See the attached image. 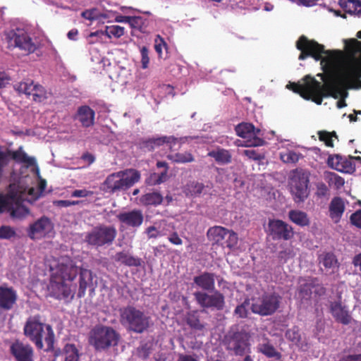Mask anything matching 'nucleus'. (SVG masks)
Returning <instances> with one entry per match:
<instances>
[{"label":"nucleus","mask_w":361,"mask_h":361,"mask_svg":"<svg viewBox=\"0 0 361 361\" xmlns=\"http://www.w3.org/2000/svg\"><path fill=\"white\" fill-rule=\"evenodd\" d=\"M145 233L149 239L157 238L163 234L158 230L155 226H150L145 229Z\"/></svg>","instance_id":"obj_60"},{"label":"nucleus","mask_w":361,"mask_h":361,"mask_svg":"<svg viewBox=\"0 0 361 361\" xmlns=\"http://www.w3.org/2000/svg\"><path fill=\"white\" fill-rule=\"evenodd\" d=\"M228 233V229L220 226H214L208 229L207 236L210 241L216 244L223 245Z\"/></svg>","instance_id":"obj_36"},{"label":"nucleus","mask_w":361,"mask_h":361,"mask_svg":"<svg viewBox=\"0 0 361 361\" xmlns=\"http://www.w3.org/2000/svg\"><path fill=\"white\" fill-rule=\"evenodd\" d=\"M10 353L16 361H34L33 348L20 340H16L11 344Z\"/></svg>","instance_id":"obj_19"},{"label":"nucleus","mask_w":361,"mask_h":361,"mask_svg":"<svg viewBox=\"0 0 361 361\" xmlns=\"http://www.w3.org/2000/svg\"><path fill=\"white\" fill-rule=\"evenodd\" d=\"M120 336L109 326H95L90 333L89 343L97 350L107 349L117 345Z\"/></svg>","instance_id":"obj_6"},{"label":"nucleus","mask_w":361,"mask_h":361,"mask_svg":"<svg viewBox=\"0 0 361 361\" xmlns=\"http://www.w3.org/2000/svg\"><path fill=\"white\" fill-rule=\"evenodd\" d=\"M300 157V154L292 150L281 153L280 154L281 160L286 164H295L299 161Z\"/></svg>","instance_id":"obj_47"},{"label":"nucleus","mask_w":361,"mask_h":361,"mask_svg":"<svg viewBox=\"0 0 361 361\" xmlns=\"http://www.w3.org/2000/svg\"><path fill=\"white\" fill-rule=\"evenodd\" d=\"M120 322L129 331L142 334L152 325L151 317L133 305L120 310Z\"/></svg>","instance_id":"obj_3"},{"label":"nucleus","mask_w":361,"mask_h":361,"mask_svg":"<svg viewBox=\"0 0 361 361\" xmlns=\"http://www.w3.org/2000/svg\"><path fill=\"white\" fill-rule=\"evenodd\" d=\"M169 241L175 245H181L183 244L182 239L179 237L177 232L174 231L171 233L168 237Z\"/></svg>","instance_id":"obj_62"},{"label":"nucleus","mask_w":361,"mask_h":361,"mask_svg":"<svg viewBox=\"0 0 361 361\" xmlns=\"http://www.w3.org/2000/svg\"><path fill=\"white\" fill-rule=\"evenodd\" d=\"M140 173L135 169H127L109 174L102 185L105 192L114 194L126 190L137 183Z\"/></svg>","instance_id":"obj_4"},{"label":"nucleus","mask_w":361,"mask_h":361,"mask_svg":"<svg viewBox=\"0 0 361 361\" xmlns=\"http://www.w3.org/2000/svg\"><path fill=\"white\" fill-rule=\"evenodd\" d=\"M178 142V138L174 136H161L158 137L149 138L140 143V147L145 151L151 152L155 148L166 144L169 148L172 150L174 145Z\"/></svg>","instance_id":"obj_26"},{"label":"nucleus","mask_w":361,"mask_h":361,"mask_svg":"<svg viewBox=\"0 0 361 361\" xmlns=\"http://www.w3.org/2000/svg\"><path fill=\"white\" fill-rule=\"evenodd\" d=\"M310 173L302 169H296L291 173L289 180L290 191L295 203H302L308 197Z\"/></svg>","instance_id":"obj_5"},{"label":"nucleus","mask_w":361,"mask_h":361,"mask_svg":"<svg viewBox=\"0 0 361 361\" xmlns=\"http://www.w3.org/2000/svg\"><path fill=\"white\" fill-rule=\"evenodd\" d=\"M116 218L122 226L134 229L139 228L144 221L142 212L136 209L121 212L116 216Z\"/></svg>","instance_id":"obj_21"},{"label":"nucleus","mask_w":361,"mask_h":361,"mask_svg":"<svg viewBox=\"0 0 361 361\" xmlns=\"http://www.w3.org/2000/svg\"><path fill=\"white\" fill-rule=\"evenodd\" d=\"M243 154L250 159L260 161L264 158V155L259 153L257 150L248 149L243 151Z\"/></svg>","instance_id":"obj_54"},{"label":"nucleus","mask_w":361,"mask_h":361,"mask_svg":"<svg viewBox=\"0 0 361 361\" xmlns=\"http://www.w3.org/2000/svg\"><path fill=\"white\" fill-rule=\"evenodd\" d=\"M250 335L244 330L228 334L225 338L226 349L236 356L251 353Z\"/></svg>","instance_id":"obj_9"},{"label":"nucleus","mask_w":361,"mask_h":361,"mask_svg":"<svg viewBox=\"0 0 361 361\" xmlns=\"http://www.w3.org/2000/svg\"><path fill=\"white\" fill-rule=\"evenodd\" d=\"M95 112L87 105H82L78 108L73 120L78 121L83 128H89L94 124Z\"/></svg>","instance_id":"obj_28"},{"label":"nucleus","mask_w":361,"mask_h":361,"mask_svg":"<svg viewBox=\"0 0 361 361\" xmlns=\"http://www.w3.org/2000/svg\"><path fill=\"white\" fill-rule=\"evenodd\" d=\"M14 89L19 94H24L28 98L32 97L35 102H42L47 99V92L45 88L30 79L16 83L14 85Z\"/></svg>","instance_id":"obj_14"},{"label":"nucleus","mask_w":361,"mask_h":361,"mask_svg":"<svg viewBox=\"0 0 361 361\" xmlns=\"http://www.w3.org/2000/svg\"><path fill=\"white\" fill-rule=\"evenodd\" d=\"M185 321L190 329L202 331L205 329L206 323L201 320V316L197 310H192L187 312L185 316Z\"/></svg>","instance_id":"obj_34"},{"label":"nucleus","mask_w":361,"mask_h":361,"mask_svg":"<svg viewBox=\"0 0 361 361\" xmlns=\"http://www.w3.org/2000/svg\"><path fill=\"white\" fill-rule=\"evenodd\" d=\"M23 195L20 196V200L16 201H12L11 204V209H8L10 211V214L12 218L15 219H23L27 216L29 214V209L22 204Z\"/></svg>","instance_id":"obj_38"},{"label":"nucleus","mask_w":361,"mask_h":361,"mask_svg":"<svg viewBox=\"0 0 361 361\" xmlns=\"http://www.w3.org/2000/svg\"><path fill=\"white\" fill-rule=\"evenodd\" d=\"M17 300V292L12 286L7 283L0 286V310H11L16 305Z\"/></svg>","instance_id":"obj_22"},{"label":"nucleus","mask_w":361,"mask_h":361,"mask_svg":"<svg viewBox=\"0 0 361 361\" xmlns=\"http://www.w3.org/2000/svg\"><path fill=\"white\" fill-rule=\"evenodd\" d=\"M209 294L204 291H197L193 295L197 303L204 309L221 311L225 307V296L219 290Z\"/></svg>","instance_id":"obj_13"},{"label":"nucleus","mask_w":361,"mask_h":361,"mask_svg":"<svg viewBox=\"0 0 361 361\" xmlns=\"http://www.w3.org/2000/svg\"><path fill=\"white\" fill-rule=\"evenodd\" d=\"M258 353L264 355L267 358H272L279 361L281 360V353L274 347L271 340L267 337L262 338L257 346Z\"/></svg>","instance_id":"obj_29"},{"label":"nucleus","mask_w":361,"mask_h":361,"mask_svg":"<svg viewBox=\"0 0 361 361\" xmlns=\"http://www.w3.org/2000/svg\"><path fill=\"white\" fill-rule=\"evenodd\" d=\"M105 35L109 38L114 37L119 38L124 35L125 28L119 25H109L105 27Z\"/></svg>","instance_id":"obj_48"},{"label":"nucleus","mask_w":361,"mask_h":361,"mask_svg":"<svg viewBox=\"0 0 361 361\" xmlns=\"http://www.w3.org/2000/svg\"><path fill=\"white\" fill-rule=\"evenodd\" d=\"M24 335L33 343L37 349H43L44 341L47 348L46 351L54 349L55 334L50 324L42 322L39 314L29 317L23 327Z\"/></svg>","instance_id":"obj_2"},{"label":"nucleus","mask_w":361,"mask_h":361,"mask_svg":"<svg viewBox=\"0 0 361 361\" xmlns=\"http://www.w3.org/2000/svg\"><path fill=\"white\" fill-rule=\"evenodd\" d=\"M16 235V231L9 226L0 227V239H11Z\"/></svg>","instance_id":"obj_52"},{"label":"nucleus","mask_w":361,"mask_h":361,"mask_svg":"<svg viewBox=\"0 0 361 361\" xmlns=\"http://www.w3.org/2000/svg\"><path fill=\"white\" fill-rule=\"evenodd\" d=\"M10 159H12L17 163L25 164L27 166H32L36 164V160L34 157H29L23 150L22 146L19 147L17 150H11L4 149L0 145V176H3L4 170L9 164Z\"/></svg>","instance_id":"obj_11"},{"label":"nucleus","mask_w":361,"mask_h":361,"mask_svg":"<svg viewBox=\"0 0 361 361\" xmlns=\"http://www.w3.org/2000/svg\"><path fill=\"white\" fill-rule=\"evenodd\" d=\"M167 49L168 44L165 42L164 39L159 35H157L154 39V49L159 58L163 57V49L167 51Z\"/></svg>","instance_id":"obj_49"},{"label":"nucleus","mask_w":361,"mask_h":361,"mask_svg":"<svg viewBox=\"0 0 361 361\" xmlns=\"http://www.w3.org/2000/svg\"><path fill=\"white\" fill-rule=\"evenodd\" d=\"M140 52L141 55V64L143 69L148 68L149 63V51L146 46L139 47Z\"/></svg>","instance_id":"obj_51"},{"label":"nucleus","mask_w":361,"mask_h":361,"mask_svg":"<svg viewBox=\"0 0 361 361\" xmlns=\"http://www.w3.org/2000/svg\"><path fill=\"white\" fill-rule=\"evenodd\" d=\"M350 221L352 225L361 229V209L355 211L350 215Z\"/></svg>","instance_id":"obj_57"},{"label":"nucleus","mask_w":361,"mask_h":361,"mask_svg":"<svg viewBox=\"0 0 361 361\" xmlns=\"http://www.w3.org/2000/svg\"><path fill=\"white\" fill-rule=\"evenodd\" d=\"M80 267L69 257H61L56 266L54 276L66 281H73L78 275Z\"/></svg>","instance_id":"obj_15"},{"label":"nucleus","mask_w":361,"mask_h":361,"mask_svg":"<svg viewBox=\"0 0 361 361\" xmlns=\"http://www.w3.org/2000/svg\"><path fill=\"white\" fill-rule=\"evenodd\" d=\"M285 336L287 340L292 342L300 348H303L304 346H307V343L302 340L300 329L296 326L288 329L285 333Z\"/></svg>","instance_id":"obj_40"},{"label":"nucleus","mask_w":361,"mask_h":361,"mask_svg":"<svg viewBox=\"0 0 361 361\" xmlns=\"http://www.w3.org/2000/svg\"><path fill=\"white\" fill-rule=\"evenodd\" d=\"M318 136L320 141L324 142L327 147H333L334 141L333 137L338 139V136L335 131L328 132L326 130H321L318 132Z\"/></svg>","instance_id":"obj_46"},{"label":"nucleus","mask_w":361,"mask_h":361,"mask_svg":"<svg viewBox=\"0 0 361 361\" xmlns=\"http://www.w3.org/2000/svg\"><path fill=\"white\" fill-rule=\"evenodd\" d=\"M140 201L145 206H157L162 203L163 197L158 192H149L143 195Z\"/></svg>","instance_id":"obj_41"},{"label":"nucleus","mask_w":361,"mask_h":361,"mask_svg":"<svg viewBox=\"0 0 361 361\" xmlns=\"http://www.w3.org/2000/svg\"><path fill=\"white\" fill-rule=\"evenodd\" d=\"M316 192L315 195L318 197H324L328 195L329 189L325 183L323 182L318 183L316 185Z\"/></svg>","instance_id":"obj_58"},{"label":"nucleus","mask_w":361,"mask_h":361,"mask_svg":"<svg viewBox=\"0 0 361 361\" xmlns=\"http://www.w3.org/2000/svg\"><path fill=\"white\" fill-rule=\"evenodd\" d=\"M269 234L274 240H289L294 236L293 227L280 219H269Z\"/></svg>","instance_id":"obj_17"},{"label":"nucleus","mask_w":361,"mask_h":361,"mask_svg":"<svg viewBox=\"0 0 361 361\" xmlns=\"http://www.w3.org/2000/svg\"><path fill=\"white\" fill-rule=\"evenodd\" d=\"M330 312L336 322L343 325L349 324L353 319L348 307L341 300L331 302Z\"/></svg>","instance_id":"obj_27"},{"label":"nucleus","mask_w":361,"mask_h":361,"mask_svg":"<svg viewBox=\"0 0 361 361\" xmlns=\"http://www.w3.org/2000/svg\"><path fill=\"white\" fill-rule=\"evenodd\" d=\"M346 47L351 59L345 64L341 75L331 74L329 80L322 85L314 77L307 75L302 79V83L289 82L286 87L318 105L322 103L323 97L331 96L337 99L340 97L342 99L337 102V107L346 106L344 100L348 95L346 90L361 87V42L350 39L346 42Z\"/></svg>","instance_id":"obj_1"},{"label":"nucleus","mask_w":361,"mask_h":361,"mask_svg":"<svg viewBox=\"0 0 361 361\" xmlns=\"http://www.w3.org/2000/svg\"><path fill=\"white\" fill-rule=\"evenodd\" d=\"M296 48L300 51L299 60H305L307 57L311 56L315 61H320L322 59V54L330 55L331 53L329 50L326 51L324 45L309 39L305 35L299 37L296 42Z\"/></svg>","instance_id":"obj_10"},{"label":"nucleus","mask_w":361,"mask_h":361,"mask_svg":"<svg viewBox=\"0 0 361 361\" xmlns=\"http://www.w3.org/2000/svg\"><path fill=\"white\" fill-rule=\"evenodd\" d=\"M2 176H0V179ZM25 188L19 183H11L6 195L0 194V214L4 210L11 209L12 201L18 202L21 194H24Z\"/></svg>","instance_id":"obj_18"},{"label":"nucleus","mask_w":361,"mask_h":361,"mask_svg":"<svg viewBox=\"0 0 361 361\" xmlns=\"http://www.w3.org/2000/svg\"><path fill=\"white\" fill-rule=\"evenodd\" d=\"M97 9H87L82 12L81 16L89 20H94L97 18Z\"/></svg>","instance_id":"obj_61"},{"label":"nucleus","mask_w":361,"mask_h":361,"mask_svg":"<svg viewBox=\"0 0 361 361\" xmlns=\"http://www.w3.org/2000/svg\"><path fill=\"white\" fill-rule=\"evenodd\" d=\"M113 258L115 262L127 267H140L141 265L140 258L134 257L124 250L116 252Z\"/></svg>","instance_id":"obj_35"},{"label":"nucleus","mask_w":361,"mask_h":361,"mask_svg":"<svg viewBox=\"0 0 361 361\" xmlns=\"http://www.w3.org/2000/svg\"><path fill=\"white\" fill-rule=\"evenodd\" d=\"M51 228L50 219L43 216L30 225L27 229V235L32 240L40 239L44 237Z\"/></svg>","instance_id":"obj_23"},{"label":"nucleus","mask_w":361,"mask_h":361,"mask_svg":"<svg viewBox=\"0 0 361 361\" xmlns=\"http://www.w3.org/2000/svg\"><path fill=\"white\" fill-rule=\"evenodd\" d=\"M63 351L64 353V361H79V350L75 344H66Z\"/></svg>","instance_id":"obj_44"},{"label":"nucleus","mask_w":361,"mask_h":361,"mask_svg":"<svg viewBox=\"0 0 361 361\" xmlns=\"http://www.w3.org/2000/svg\"><path fill=\"white\" fill-rule=\"evenodd\" d=\"M78 274L79 288L77 296L81 298L85 295L87 287L92 285L93 277L92 271L85 268H80Z\"/></svg>","instance_id":"obj_32"},{"label":"nucleus","mask_w":361,"mask_h":361,"mask_svg":"<svg viewBox=\"0 0 361 361\" xmlns=\"http://www.w3.org/2000/svg\"><path fill=\"white\" fill-rule=\"evenodd\" d=\"M249 300H245L242 304L238 305L234 311L235 315L240 318H245L247 317V307L249 305Z\"/></svg>","instance_id":"obj_53"},{"label":"nucleus","mask_w":361,"mask_h":361,"mask_svg":"<svg viewBox=\"0 0 361 361\" xmlns=\"http://www.w3.org/2000/svg\"><path fill=\"white\" fill-rule=\"evenodd\" d=\"M289 219L295 224L305 227L310 224V219L307 214L303 211L298 209H292L288 212Z\"/></svg>","instance_id":"obj_37"},{"label":"nucleus","mask_w":361,"mask_h":361,"mask_svg":"<svg viewBox=\"0 0 361 361\" xmlns=\"http://www.w3.org/2000/svg\"><path fill=\"white\" fill-rule=\"evenodd\" d=\"M235 132L239 137L246 139L247 147L263 146L266 142L262 138L257 136L260 130L255 128L253 124L250 123H242L236 126Z\"/></svg>","instance_id":"obj_16"},{"label":"nucleus","mask_w":361,"mask_h":361,"mask_svg":"<svg viewBox=\"0 0 361 361\" xmlns=\"http://www.w3.org/2000/svg\"><path fill=\"white\" fill-rule=\"evenodd\" d=\"M94 194L92 190H87L86 189L75 190L71 193L73 197H91Z\"/></svg>","instance_id":"obj_59"},{"label":"nucleus","mask_w":361,"mask_h":361,"mask_svg":"<svg viewBox=\"0 0 361 361\" xmlns=\"http://www.w3.org/2000/svg\"><path fill=\"white\" fill-rule=\"evenodd\" d=\"M329 167L342 173H352L355 171V163L339 154L329 155L327 159Z\"/></svg>","instance_id":"obj_24"},{"label":"nucleus","mask_w":361,"mask_h":361,"mask_svg":"<svg viewBox=\"0 0 361 361\" xmlns=\"http://www.w3.org/2000/svg\"><path fill=\"white\" fill-rule=\"evenodd\" d=\"M4 35L9 49L18 48L26 54L34 53L37 49V45L23 29L11 30L5 32Z\"/></svg>","instance_id":"obj_8"},{"label":"nucleus","mask_w":361,"mask_h":361,"mask_svg":"<svg viewBox=\"0 0 361 361\" xmlns=\"http://www.w3.org/2000/svg\"><path fill=\"white\" fill-rule=\"evenodd\" d=\"M345 205L341 197H334L329 205V216L334 223H338L345 212Z\"/></svg>","instance_id":"obj_31"},{"label":"nucleus","mask_w":361,"mask_h":361,"mask_svg":"<svg viewBox=\"0 0 361 361\" xmlns=\"http://www.w3.org/2000/svg\"><path fill=\"white\" fill-rule=\"evenodd\" d=\"M151 353V348L147 343L142 344L137 348L138 356L144 360L149 357Z\"/></svg>","instance_id":"obj_56"},{"label":"nucleus","mask_w":361,"mask_h":361,"mask_svg":"<svg viewBox=\"0 0 361 361\" xmlns=\"http://www.w3.org/2000/svg\"><path fill=\"white\" fill-rule=\"evenodd\" d=\"M204 185L197 181L188 183L184 188V192L187 196H199L203 192Z\"/></svg>","instance_id":"obj_42"},{"label":"nucleus","mask_w":361,"mask_h":361,"mask_svg":"<svg viewBox=\"0 0 361 361\" xmlns=\"http://www.w3.org/2000/svg\"><path fill=\"white\" fill-rule=\"evenodd\" d=\"M103 35H105L104 30H97L95 32H91L87 37L88 43L90 44H93L99 42V39H101Z\"/></svg>","instance_id":"obj_55"},{"label":"nucleus","mask_w":361,"mask_h":361,"mask_svg":"<svg viewBox=\"0 0 361 361\" xmlns=\"http://www.w3.org/2000/svg\"><path fill=\"white\" fill-rule=\"evenodd\" d=\"M318 264L319 270L325 271L326 274H334L338 271L339 262L336 256L332 252H324L319 255Z\"/></svg>","instance_id":"obj_25"},{"label":"nucleus","mask_w":361,"mask_h":361,"mask_svg":"<svg viewBox=\"0 0 361 361\" xmlns=\"http://www.w3.org/2000/svg\"><path fill=\"white\" fill-rule=\"evenodd\" d=\"M208 156L214 159V160L221 164H227L231 162L232 155L231 152L224 148H217L208 152Z\"/></svg>","instance_id":"obj_39"},{"label":"nucleus","mask_w":361,"mask_h":361,"mask_svg":"<svg viewBox=\"0 0 361 361\" xmlns=\"http://www.w3.org/2000/svg\"><path fill=\"white\" fill-rule=\"evenodd\" d=\"M147 20L140 16H132L130 26L132 28L137 29L142 33L147 32Z\"/></svg>","instance_id":"obj_45"},{"label":"nucleus","mask_w":361,"mask_h":361,"mask_svg":"<svg viewBox=\"0 0 361 361\" xmlns=\"http://www.w3.org/2000/svg\"><path fill=\"white\" fill-rule=\"evenodd\" d=\"M117 235V231L113 226L99 225L88 232L85 241L97 247L112 244Z\"/></svg>","instance_id":"obj_7"},{"label":"nucleus","mask_w":361,"mask_h":361,"mask_svg":"<svg viewBox=\"0 0 361 361\" xmlns=\"http://www.w3.org/2000/svg\"><path fill=\"white\" fill-rule=\"evenodd\" d=\"M318 282L317 278H312L309 281L305 279H300V285L297 289L298 296L301 300H308L311 298L312 289Z\"/></svg>","instance_id":"obj_33"},{"label":"nucleus","mask_w":361,"mask_h":361,"mask_svg":"<svg viewBox=\"0 0 361 361\" xmlns=\"http://www.w3.org/2000/svg\"><path fill=\"white\" fill-rule=\"evenodd\" d=\"M215 274L204 271L193 279L194 283L205 291H213L215 289Z\"/></svg>","instance_id":"obj_30"},{"label":"nucleus","mask_w":361,"mask_h":361,"mask_svg":"<svg viewBox=\"0 0 361 361\" xmlns=\"http://www.w3.org/2000/svg\"><path fill=\"white\" fill-rule=\"evenodd\" d=\"M281 299L276 293L264 294L261 298H252V312L262 316L271 315L279 307Z\"/></svg>","instance_id":"obj_12"},{"label":"nucleus","mask_w":361,"mask_h":361,"mask_svg":"<svg viewBox=\"0 0 361 361\" xmlns=\"http://www.w3.org/2000/svg\"><path fill=\"white\" fill-rule=\"evenodd\" d=\"M49 289L51 295L58 300L73 299L74 290L68 286L66 281L59 279L54 276H51Z\"/></svg>","instance_id":"obj_20"},{"label":"nucleus","mask_w":361,"mask_h":361,"mask_svg":"<svg viewBox=\"0 0 361 361\" xmlns=\"http://www.w3.org/2000/svg\"><path fill=\"white\" fill-rule=\"evenodd\" d=\"M224 242L226 246L230 249L237 246L238 242V234L232 230L228 229V233Z\"/></svg>","instance_id":"obj_50"},{"label":"nucleus","mask_w":361,"mask_h":361,"mask_svg":"<svg viewBox=\"0 0 361 361\" xmlns=\"http://www.w3.org/2000/svg\"><path fill=\"white\" fill-rule=\"evenodd\" d=\"M158 177L159 176L157 173H152L149 176V177L148 178L147 183L149 185H159L161 183V180H160V179H159V178H158Z\"/></svg>","instance_id":"obj_64"},{"label":"nucleus","mask_w":361,"mask_h":361,"mask_svg":"<svg viewBox=\"0 0 361 361\" xmlns=\"http://www.w3.org/2000/svg\"><path fill=\"white\" fill-rule=\"evenodd\" d=\"M167 159L171 160L172 162L178 164L190 163L195 160L193 155L188 152L168 154Z\"/></svg>","instance_id":"obj_43"},{"label":"nucleus","mask_w":361,"mask_h":361,"mask_svg":"<svg viewBox=\"0 0 361 361\" xmlns=\"http://www.w3.org/2000/svg\"><path fill=\"white\" fill-rule=\"evenodd\" d=\"M338 361H361V353L345 355Z\"/></svg>","instance_id":"obj_63"}]
</instances>
